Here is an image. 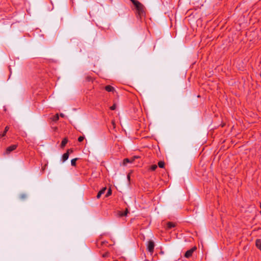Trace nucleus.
I'll use <instances>...</instances> for the list:
<instances>
[{
    "label": "nucleus",
    "instance_id": "obj_1",
    "mask_svg": "<svg viewBox=\"0 0 261 261\" xmlns=\"http://www.w3.org/2000/svg\"><path fill=\"white\" fill-rule=\"evenodd\" d=\"M135 7L138 17L142 20L143 17L145 18V7L137 0H130Z\"/></svg>",
    "mask_w": 261,
    "mask_h": 261
},
{
    "label": "nucleus",
    "instance_id": "obj_2",
    "mask_svg": "<svg viewBox=\"0 0 261 261\" xmlns=\"http://www.w3.org/2000/svg\"><path fill=\"white\" fill-rule=\"evenodd\" d=\"M140 157L138 155H135L129 158H125L123 160V165L126 166L128 164H132L135 166H139Z\"/></svg>",
    "mask_w": 261,
    "mask_h": 261
},
{
    "label": "nucleus",
    "instance_id": "obj_3",
    "mask_svg": "<svg viewBox=\"0 0 261 261\" xmlns=\"http://www.w3.org/2000/svg\"><path fill=\"white\" fill-rule=\"evenodd\" d=\"M154 243L152 241H149L148 242V251L152 254L154 250Z\"/></svg>",
    "mask_w": 261,
    "mask_h": 261
},
{
    "label": "nucleus",
    "instance_id": "obj_4",
    "mask_svg": "<svg viewBox=\"0 0 261 261\" xmlns=\"http://www.w3.org/2000/svg\"><path fill=\"white\" fill-rule=\"evenodd\" d=\"M196 249V247H194L191 249H189V250L187 251L185 254V257L186 258H189L191 256H192L194 251H195Z\"/></svg>",
    "mask_w": 261,
    "mask_h": 261
},
{
    "label": "nucleus",
    "instance_id": "obj_5",
    "mask_svg": "<svg viewBox=\"0 0 261 261\" xmlns=\"http://www.w3.org/2000/svg\"><path fill=\"white\" fill-rule=\"evenodd\" d=\"M17 147V144L12 145H11V146L8 147L6 148V151H5V153L6 154H9L11 151H12L14 150L15 149H16Z\"/></svg>",
    "mask_w": 261,
    "mask_h": 261
},
{
    "label": "nucleus",
    "instance_id": "obj_6",
    "mask_svg": "<svg viewBox=\"0 0 261 261\" xmlns=\"http://www.w3.org/2000/svg\"><path fill=\"white\" fill-rule=\"evenodd\" d=\"M105 90L106 91H107L108 92H113V93L115 92V88L113 87H112V86H111L110 85L106 86L105 87Z\"/></svg>",
    "mask_w": 261,
    "mask_h": 261
},
{
    "label": "nucleus",
    "instance_id": "obj_7",
    "mask_svg": "<svg viewBox=\"0 0 261 261\" xmlns=\"http://www.w3.org/2000/svg\"><path fill=\"white\" fill-rule=\"evenodd\" d=\"M145 232V229H141L140 230V234H139V238H140V239L143 240L144 241L145 240V237L144 234V232Z\"/></svg>",
    "mask_w": 261,
    "mask_h": 261
},
{
    "label": "nucleus",
    "instance_id": "obj_8",
    "mask_svg": "<svg viewBox=\"0 0 261 261\" xmlns=\"http://www.w3.org/2000/svg\"><path fill=\"white\" fill-rule=\"evenodd\" d=\"M128 213V211L127 208H126L125 211L124 212L121 211H119L118 212V215L119 217L126 216Z\"/></svg>",
    "mask_w": 261,
    "mask_h": 261
},
{
    "label": "nucleus",
    "instance_id": "obj_9",
    "mask_svg": "<svg viewBox=\"0 0 261 261\" xmlns=\"http://www.w3.org/2000/svg\"><path fill=\"white\" fill-rule=\"evenodd\" d=\"M175 226V224L172 222H168L167 223V229H169Z\"/></svg>",
    "mask_w": 261,
    "mask_h": 261
},
{
    "label": "nucleus",
    "instance_id": "obj_10",
    "mask_svg": "<svg viewBox=\"0 0 261 261\" xmlns=\"http://www.w3.org/2000/svg\"><path fill=\"white\" fill-rule=\"evenodd\" d=\"M69 158V154L68 152H66L64 153L62 155V162H65Z\"/></svg>",
    "mask_w": 261,
    "mask_h": 261
},
{
    "label": "nucleus",
    "instance_id": "obj_11",
    "mask_svg": "<svg viewBox=\"0 0 261 261\" xmlns=\"http://www.w3.org/2000/svg\"><path fill=\"white\" fill-rule=\"evenodd\" d=\"M106 190V188H103L101 190H100L97 195V198H99L100 197L101 195L105 193Z\"/></svg>",
    "mask_w": 261,
    "mask_h": 261
},
{
    "label": "nucleus",
    "instance_id": "obj_12",
    "mask_svg": "<svg viewBox=\"0 0 261 261\" xmlns=\"http://www.w3.org/2000/svg\"><path fill=\"white\" fill-rule=\"evenodd\" d=\"M256 246L259 250H261V239L256 240Z\"/></svg>",
    "mask_w": 261,
    "mask_h": 261
},
{
    "label": "nucleus",
    "instance_id": "obj_13",
    "mask_svg": "<svg viewBox=\"0 0 261 261\" xmlns=\"http://www.w3.org/2000/svg\"><path fill=\"white\" fill-rule=\"evenodd\" d=\"M68 142V140L67 138H64L62 142H61V148H64L65 147V146L66 145V144H67Z\"/></svg>",
    "mask_w": 261,
    "mask_h": 261
},
{
    "label": "nucleus",
    "instance_id": "obj_14",
    "mask_svg": "<svg viewBox=\"0 0 261 261\" xmlns=\"http://www.w3.org/2000/svg\"><path fill=\"white\" fill-rule=\"evenodd\" d=\"M59 115L58 114H56L55 116H54L51 119L52 121L56 122L59 120Z\"/></svg>",
    "mask_w": 261,
    "mask_h": 261
},
{
    "label": "nucleus",
    "instance_id": "obj_15",
    "mask_svg": "<svg viewBox=\"0 0 261 261\" xmlns=\"http://www.w3.org/2000/svg\"><path fill=\"white\" fill-rule=\"evenodd\" d=\"M77 160V158H75V159L71 160V164L72 166H75L76 165V162Z\"/></svg>",
    "mask_w": 261,
    "mask_h": 261
},
{
    "label": "nucleus",
    "instance_id": "obj_16",
    "mask_svg": "<svg viewBox=\"0 0 261 261\" xmlns=\"http://www.w3.org/2000/svg\"><path fill=\"white\" fill-rule=\"evenodd\" d=\"M165 165V163L163 161H160L158 163V166L160 168H164Z\"/></svg>",
    "mask_w": 261,
    "mask_h": 261
},
{
    "label": "nucleus",
    "instance_id": "obj_17",
    "mask_svg": "<svg viewBox=\"0 0 261 261\" xmlns=\"http://www.w3.org/2000/svg\"><path fill=\"white\" fill-rule=\"evenodd\" d=\"M156 168H157V165H152L150 167V169L152 171H154Z\"/></svg>",
    "mask_w": 261,
    "mask_h": 261
},
{
    "label": "nucleus",
    "instance_id": "obj_18",
    "mask_svg": "<svg viewBox=\"0 0 261 261\" xmlns=\"http://www.w3.org/2000/svg\"><path fill=\"white\" fill-rule=\"evenodd\" d=\"M27 197V195L25 194H22L20 195V198L22 199H24Z\"/></svg>",
    "mask_w": 261,
    "mask_h": 261
},
{
    "label": "nucleus",
    "instance_id": "obj_19",
    "mask_svg": "<svg viewBox=\"0 0 261 261\" xmlns=\"http://www.w3.org/2000/svg\"><path fill=\"white\" fill-rule=\"evenodd\" d=\"M84 138H84V136H80V137H79V138H78V141H79V142H82V141L84 140Z\"/></svg>",
    "mask_w": 261,
    "mask_h": 261
},
{
    "label": "nucleus",
    "instance_id": "obj_20",
    "mask_svg": "<svg viewBox=\"0 0 261 261\" xmlns=\"http://www.w3.org/2000/svg\"><path fill=\"white\" fill-rule=\"evenodd\" d=\"M116 108V104H114L112 106L110 107V109L111 110H115Z\"/></svg>",
    "mask_w": 261,
    "mask_h": 261
},
{
    "label": "nucleus",
    "instance_id": "obj_21",
    "mask_svg": "<svg viewBox=\"0 0 261 261\" xmlns=\"http://www.w3.org/2000/svg\"><path fill=\"white\" fill-rule=\"evenodd\" d=\"M111 194V189H109V191H108L107 194H106V196L108 197V196H109Z\"/></svg>",
    "mask_w": 261,
    "mask_h": 261
},
{
    "label": "nucleus",
    "instance_id": "obj_22",
    "mask_svg": "<svg viewBox=\"0 0 261 261\" xmlns=\"http://www.w3.org/2000/svg\"><path fill=\"white\" fill-rule=\"evenodd\" d=\"M9 126H7L5 127V130H4L5 133H7V132L8 131V130H9Z\"/></svg>",
    "mask_w": 261,
    "mask_h": 261
},
{
    "label": "nucleus",
    "instance_id": "obj_23",
    "mask_svg": "<svg viewBox=\"0 0 261 261\" xmlns=\"http://www.w3.org/2000/svg\"><path fill=\"white\" fill-rule=\"evenodd\" d=\"M73 149H69L67 150L66 152H68V154H69L70 153L73 152Z\"/></svg>",
    "mask_w": 261,
    "mask_h": 261
},
{
    "label": "nucleus",
    "instance_id": "obj_24",
    "mask_svg": "<svg viewBox=\"0 0 261 261\" xmlns=\"http://www.w3.org/2000/svg\"><path fill=\"white\" fill-rule=\"evenodd\" d=\"M111 123H112V126L113 127V128H115L116 124H115V123L114 121L112 120Z\"/></svg>",
    "mask_w": 261,
    "mask_h": 261
},
{
    "label": "nucleus",
    "instance_id": "obj_25",
    "mask_svg": "<svg viewBox=\"0 0 261 261\" xmlns=\"http://www.w3.org/2000/svg\"><path fill=\"white\" fill-rule=\"evenodd\" d=\"M109 255V253L106 252L105 253H104L103 255H102V257H107Z\"/></svg>",
    "mask_w": 261,
    "mask_h": 261
},
{
    "label": "nucleus",
    "instance_id": "obj_26",
    "mask_svg": "<svg viewBox=\"0 0 261 261\" xmlns=\"http://www.w3.org/2000/svg\"><path fill=\"white\" fill-rule=\"evenodd\" d=\"M6 133H5V132H4L1 135V137H3L6 135Z\"/></svg>",
    "mask_w": 261,
    "mask_h": 261
},
{
    "label": "nucleus",
    "instance_id": "obj_27",
    "mask_svg": "<svg viewBox=\"0 0 261 261\" xmlns=\"http://www.w3.org/2000/svg\"><path fill=\"white\" fill-rule=\"evenodd\" d=\"M60 116L62 117H64V114H63V113H61L60 114Z\"/></svg>",
    "mask_w": 261,
    "mask_h": 261
},
{
    "label": "nucleus",
    "instance_id": "obj_28",
    "mask_svg": "<svg viewBox=\"0 0 261 261\" xmlns=\"http://www.w3.org/2000/svg\"><path fill=\"white\" fill-rule=\"evenodd\" d=\"M129 178H130V175L128 174V175H127V178H128V179H129Z\"/></svg>",
    "mask_w": 261,
    "mask_h": 261
},
{
    "label": "nucleus",
    "instance_id": "obj_29",
    "mask_svg": "<svg viewBox=\"0 0 261 261\" xmlns=\"http://www.w3.org/2000/svg\"><path fill=\"white\" fill-rule=\"evenodd\" d=\"M105 243L104 242H101V245L103 244H105Z\"/></svg>",
    "mask_w": 261,
    "mask_h": 261
}]
</instances>
